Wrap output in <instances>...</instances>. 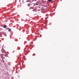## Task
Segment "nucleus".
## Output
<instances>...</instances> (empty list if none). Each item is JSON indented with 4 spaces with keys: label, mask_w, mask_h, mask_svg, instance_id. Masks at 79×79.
Masks as SVG:
<instances>
[{
    "label": "nucleus",
    "mask_w": 79,
    "mask_h": 79,
    "mask_svg": "<svg viewBox=\"0 0 79 79\" xmlns=\"http://www.w3.org/2000/svg\"><path fill=\"white\" fill-rule=\"evenodd\" d=\"M3 27H4V28H6V27H7V26L6 25H4L3 26Z\"/></svg>",
    "instance_id": "1"
},
{
    "label": "nucleus",
    "mask_w": 79,
    "mask_h": 79,
    "mask_svg": "<svg viewBox=\"0 0 79 79\" xmlns=\"http://www.w3.org/2000/svg\"><path fill=\"white\" fill-rule=\"evenodd\" d=\"M48 1L49 2H51L52 1V0H48Z\"/></svg>",
    "instance_id": "2"
},
{
    "label": "nucleus",
    "mask_w": 79,
    "mask_h": 79,
    "mask_svg": "<svg viewBox=\"0 0 79 79\" xmlns=\"http://www.w3.org/2000/svg\"><path fill=\"white\" fill-rule=\"evenodd\" d=\"M17 29H18V27H17Z\"/></svg>",
    "instance_id": "6"
},
{
    "label": "nucleus",
    "mask_w": 79,
    "mask_h": 79,
    "mask_svg": "<svg viewBox=\"0 0 79 79\" xmlns=\"http://www.w3.org/2000/svg\"><path fill=\"white\" fill-rule=\"evenodd\" d=\"M11 29H9L8 31L9 32H10V31H11Z\"/></svg>",
    "instance_id": "3"
},
{
    "label": "nucleus",
    "mask_w": 79,
    "mask_h": 79,
    "mask_svg": "<svg viewBox=\"0 0 79 79\" xmlns=\"http://www.w3.org/2000/svg\"><path fill=\"white\" fill-rule=\"evenodd\" d=\"M35 55V54H33V55H34L35 56V55Z\"/></svg>",
    "instance_id": "4"
},
{
    "label": "nucleus",
    "mask_w": 79,
    "mask_h": 79,
    "mask_svg": "<svg viewBox=\"0 0 79 79\" xmlns=\"http://www.w3.org/2000/svg\"><path fill=\"white\" fill-rule=\"evenodd\" d=\"M29 7V5H27Z\"/></svg>",
    "instance_id": "5"
}]
</instances>
